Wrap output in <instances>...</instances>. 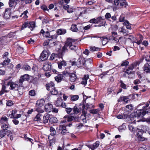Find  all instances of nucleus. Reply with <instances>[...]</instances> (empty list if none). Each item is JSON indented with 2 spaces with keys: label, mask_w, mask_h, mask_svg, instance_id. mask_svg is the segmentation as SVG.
I'll use <instances>...</instances> for the list:
<instances>
[{
  "label": "nucleus",
  "mask_w": 150,
  "mask_h": 150,
  "mask_svg": "<svg viewBox=\"0 0 150 150\" xmlns=\"http://www.w3.org/2000/svg\"><path fill=\"white\" fill-rule=\"evenodd\" d=\"M6 132L5 131L2 129L0 130V137L1 138L4 137L6 135Z\"/></svg>",
  "instance_id": "a18cd8bd"
},
{
  "label": "nucleus",
  "mask_w": 150,
  "mask_h": 150,
  "mask_svg": "<svg viewBox=\"0 0 150 150\" xmlns=\"http://www.w3.org/2000/svg\"><path fill=\"white\" fill-rule=\"evenodd\" d=\"M149 113L150 112L147 110L145 111L143 110H137L136 111L137 116L138 117L141 116L142 117L146 114Z\"/></svg>",
  "instance_id": "423d86ee"
},
{
  "label": "nucleus",
  "mask_w": 150,
  "mask_h": 150,
  "mask_svg": "<svg viewBox=\"0 0 150 150\" xmlns=\"http://www.w3.org/2000/svg\"><path fill=\"white\" fill-rule=\"evenodd\" d=\"M86 60L84 58H79L76 62V66L78 67H80L83 66H86Z\"/></svg>",
  "instance_id": "7ed1b4c3"
},
{
  "label": "nucleus",
  "mask_w": 150,
  "mask_h": 150,
  "mask_svg": "<svg viewBox=\"0 0 150 150\" xmlns=\"http://www.w3.org/2000/svg\"><path fill=\"white\" fill-rule=\"evenodd\" d=\"M68 47V45H67V41L66 42L65 44V45L62 48V51L63 52H65L67 51L68 49L67 48V47Z\"/></svg>",
  "instance_id": "de8ad7c7"
},
{
  "label": "nucleus",
  "mask_w": 150,
  "mask_h": 150,
  "mask_svg": "<svg viewBox=\"0 0 150 150\" xmlns=\"http://www.w3.org/2000/svg\"><path fill=\"white\" fill-rule=\"evenodd\" d=\"M59 132L62 134L65 135L67 133V131L66 129V126L63 125H60L59 127Z\"/></svg>",
  "instance_id": "6e6552de"
},
{
  "label": "nucleus",
  "mask_w": 150,
  "mask_h": 150,
  "mask_svg": "<svg viewBox=\"0 0 150 150\" xmlns=\"http://www.w3.org/2000/svg\"><path fill=\"white\" fill-rule=\"evenodd\" d=\"M123 24L124 25L126 26V28L127 29H131V26L129 25V23L128 21L126 20L123 23Z\"/></svg>",
  "instance_id": "473e14b6"
},
{
  "label": "nucleus",
  "mask_w": 150,
  "mask_h": 150,
  "mask_svg": "<svg viewBox=\"0 0 150 150\" xmlns=\"http://www.w3.org/2000/svg\"><path fill=\"white\" fill-rule=\"evenodd\" d=\"M58 68L59 69H61L62 68V67H64L66 66L67 65V63L66 62L62 60L61 61V62H59L58 63Z\"/></svg>",
  "instance_id": "393cba45"
},
{
  "label": "nucleus",
  "mask_w": 150,
  "mask_h": 150,
  "mask_svg": "<svg viewBox=\"0 0 150 150\" xmlns=\"http://www.w3.org/2000/svg\"><path fill=\"white\" fill-rule=\"evenodd\" d=\"M145 60L147 62H149L148 63L149 64L150 68V56H147L145 58Z\"/></svg>",
  "instance_id": "0e129e2a"
},
{
  "label": "nucleus",
  "mask_w": 150,
  "mask_h": 150,
  "mask_svg": "<svg viewBox=\"0 0 150 150\" xmlns=\"http://www.w3.org/2000/svg\"><path fill=\"white\" fill-rule=\"evenodd\" d=\"M20 54V55L21 56H23L26 55L27 54V52L25 51L24 50L23 47H19V54ZM19 55H20L19 54Z\"/></svg>",
  "instance_id": "bb28decb"
},
{
  "label": "nucleus",
  "mask_w": 150,
  "mask_h": 150,
  "mask_svg": "<svg viewBox=\"0 0 150 150\" xmlns=\"http://www.w3.org/2000/svg\"><path fill=\"white\" fill-rule=\"evenodd\" d=\"M129 98L128 97L123 96L120 97L118 101L120 102L124 101L126 103H127L129 100Z\"/></svg>",
  "instance_id": "5701e85b"
},
{
  "label": "nucleus",
  "mask_w": 150,
  "mask_h": 150,
  "mask_svg": "<svg viewBox=\"0 0 150 150\" xmlns=\"http://www.w3.org/2000/svg\"><path fill=\"white\" fill-rule=\"evenodd\" d=\"M50 115L47 113L45 114L43 116L42 121L44 123L46 124L49 121Z\"/></svg>",
  "instance_id": "dca6fc26"
},
{
  "label": "nucleus",
  "mask_w": 150,
  "mask_h": 150,
  "mask_svg": "<svg viewBox=\"0 0 150 150\" xmlns=\"http://www.w3.org/2000/svg\"><path fill=\"white\" fill-rule=\"evenodd\" d=\"M100 48L96 47L95 46L93 47H90V50L91 51H100Z\"/></svg>",
  "instance_id": "a19ab883"
},
{
  "label": "nucleus",
  "mask_w": 150,
  "mask_h": 150,
  "mask_svg": "<svg viewBox=\"0 0 150 150\" xmlns=\"http://www.w3.org/2000/svg\"><path fill=\"white\" fill-rule=\"evenodd\" d=\"M84 109L82 110V113L84 114L83 115H82L81 116V119L82 120L83 122L86 123V117L85 115L86 113L84 112Z\"/></svg>",
  "instance_id": "c9c22d12"
},
{
  "label": "nucleus",
  "mask_w": 150,
  "mask_h": 150,
  "mask_svg": "<svg viewBox=\"0 0 150 150\" xmlns=\"http://www.w3.org/2000/svg\"><path fill=\"white\" fill-rule=\"evenodd\" d=\"M149 64L147 63L145 64L143 67L144 71L146 73H150Z\"/></svg>",
  "instance_id": "a211bd4d"
},
{
  "label": "nucleus",
  "mask_w": 150,
  "mask_h": 150,
  "mask_svg": "<svg viewBox=\"0 0 150 150\" xmlns=\"http://www.w3.org/2000/svg\"><path fill=\"white\" fill-rule=\"evenodd\" d=\"M89 22L91 23L99 24L98 26H104L105 23L104 18L101 17L91 19Z\"/></svg>",
  "instance_id": "f257e3e1"
},
{
  "label": "nucleus",
  "mask_w": 150,
  "mask_h": 150,
  "mask_svg": "<svg viewBox=\"0 0 150 150\" xmlns=\"http://www.w3.org/2000/svg\"><path fill=\"white\" fill-rule=\"evenodd\" d=\"M125 112H127V111H125V112H124L123 114V119L126 120V121H129L131 120V119L130 117L129 113H126Z\"/></svg>",
  "instance_id": "cd10ccee"
},
{
  "label": "nucleus",
  "mask_w": 150,
  "mask_h": 150,
  "mask_svg": "<svg viewBox=\"0 0 150 150\" xmlns=\"http://www.w3.org/2000/svg\"><path fill=\"white\" fill-rule=\"evenodd\" d=\"M71 30L73 32H76L78 30V28L76 25H72L71 28Z\"/></svg>",
  "instance_id": "c03bdc74"
},
{
  "label": "nucleus",
  "mask_w": 150,
  "mask_h": 150,
  "mask_svg": "<svg viewBox=\"0 0 150 150\" xmlns=\"http://www.w3.org/2000/svg\"><path fill=\"white\" fill-rule=\"evenodd\" d=\"M99 111V110L98 109H93L90 111L91 113L92 114H97Z\"/></svg>",
  "instance_id": "6e6d98bb"
},
{
  "label": "nucleus",
  "mask_w": 150,
  "mask_h": 150,
  "mask_svg": "<svg viewBox=\"0 0 150 150\" xmlns=\"http://www.w3.org/2000/svg\"><path fill=\"white\" fill-rule=\"evenodd\" d=\"M28 22H26L24 23L22 25L21 29V30H23L25 28H26L27 27H28Z\"/></svg>",
  "instance_id": "603ef678"
},
{
  "label": "nucleus",
  "mask_w": 150,
  "mask_h": 150,
  "mask_svg": "<svg viewBox=\"0 0 150 150\" xmlns=\"http://www.w3.org/2000/svg\"><path fill=\"white\" fill-rule=\"evenodd\" d=\"M66 33V31L65 30H62L61 29H59L58 30L57 33V35H60L62 34H64Z\"/></svg>",
  "instance_id": "2f4dec72"
},
{
  "label": "nucleus",
  "mask_w": 150,
  "mask_h": 150,
  "mask_svg": "<svg viewBox=\"0 0 150 150\" xmlns=\"http://www.w3.org/2000/svg\"><path fill=\"white\" fill-rule=\"evenodd\" d=\"M76 41V40L71 38H68L67 39V45H68V46L69 47L71 50L76 51L78 49V47L75 43V42Z\"/></svg>",
  "instance_id": "f03ea898"
},
{
  "label": "nucleus",
  "mask_w": 150,
  "mask_h": 150,
  "mask_svg": "<svg viewBox=\"0 0 150 150\" xmlns=\"http://www.w3.org/2000/svg\"><path fill=\"white\" fill-rule=\"evenodd\" d=\"M119 21L120 22H122L124 21H125V17L123 15H121L119 18Z\"/></svg>",
  "instance_id": "69168bd1"
},
{
  "label": "nucleus",
  "mask_w": 150,
  "mask_h": 150,
  "mask_svg": "<svg viewBox=\"0 0 150 150\" xmlns=\"http://www.w3.org/2000/svg\"><path fill=\"white\" fill-rule=\"evenodd\" d=\"M28 27L30 28L31 30H32L35 27V23L34 22H31L29 23L28 22Z\"/></svg>",
  "instance_id": "7c9ffc66"
},
{
  "label": "nucleus",
  "mask_w": 150,
  "mask_h": 150,
  "mask_svg": "<svg viewBox=\"0 0 150 150\" xmlns=\"http://www.w3.org/2000/svg\"><path fill=\"white\" fill-rule=\"evenodd\" d=\"M72 110V109L70 108H67L66 109V111L68 114H69Z\"/></svg>",
  "instance_id": "e2e57ef3"
},
{
  "label": "nucleus",
  "mask_w": 150,
  "mask_h": 150,
  "mask_svg": "<svg viewBox=\"0 0 150 150\" xmlns=\"http://www.w3.org/2000/svg\"><path fill=\"white\" fill-rule=\"evenodd\" d=\"M118 32L120 33H122L123 35L127 34V31L123 27L120 28H119Z\"/></svg>",
  "instance_id": "c85d7f7f"
},
{
  "label": "nucleus",
  "mask_w": 150,
  "mask_h": 150,
  "mask_svg": "<svg viewBox=\"0 0 150 150\" xmlns=\"http://www.w3.org/2000/svg\"><path fill=\"white\" fill-rule=\"evenodd\" d=\"M105 17L106 19H108L111 17V15L110 13H108L105 14Z\"/></svg>",
  "instance_id": "774afa93"
},
{
  "label": "nucleus",
  "mask_w": 150,
  "mask_h": 150,
  "mask_svg": "<svg viewBox=\"0 0 150 150\" xmlns=\"http://www.w3.org/2000/svg\"><path fill=\"white\" fill-rule=\"evenodd\" d=\"M75 9L73 7H71L69 8L67 10V12L69 13H71L74 12Z\"/></svg>",
  "instance_id": "052dcab7"
},
{
  "label": "nucleus",
  "mask_w": 150,
  "mask_h": 150,
  "mask_svg": "<svg viewBox=\"0 0 150 150\" xmlns=\"http://www.w3.org/2000/svg\"><path fill=\"white\" fill-rule=\"evenodd\" d=\"M63 101V100L61 98H58L57 100L54 103L55 105L57 107L60 106L61 105Z\"/></svg>",
  "instance_id": "a878e982"
},
{
  "label": "nucleus",
  "mask_w": 150,
  "mask_h": 150,
  "mask_svg": "<svg viewBox=\"0 0 150 150\" xmlns=\"http://www.w3.org/2000/svg\"><path fill=\"white\" fill-rule=\"evenodd\" d=\"M50 136H49L48 137V139L50 140V146H51L53 144H54L55 142V139L54 138H52V139H50Z\"/></svg>",
  "instance_id": "ea45409f"
},
{
  "label": "nucleus",
  "mask_w": 150,
  "mask_h": 150,
  "mask_svg": "<svg viewBox=\"0 0 150 150\" xmlns=\"http://www.w3.org/2000/svg\"><path fill=\"white\" fill-rule=\"evenodd\" d=\"M126 128V126L125 124H123L122 125L120 126L119 128V129L120 131L122 130H125Z\"/></svg>",
  "instance_id": "13d9d810"
},
{
  "label": "nucleus",
  "mask_w": 150,
  "mask_h": 150,
  "mask_svg": "<svg viewBox=\"0 0 150 150\" xmlns=\"http://www.w3.org/2000/svg\"><path fill=\"white\" fill-rule=\"evenodd\" d=\"M57 119L54 117H51L49 118V122L51 123H53L57 122Z\"/></svg>",
  "instance_id": "79ce46f5"
},
{
  "label": "nucleus",
  "mask_w": 150,
  "mask_h": 150,
  "mask_svg": "<svg viewBox=\"0 0 150 150\" xmlns=\"http://www.w3.org/2000/svg\"><path fill=\"white\" fill-rule=\"evenodd\" d=\"M44 36L47 38H50V33L48 31H47L45 33V34H44Z\"/></svg>",
  "instance_id": "338daca9"
},
{
  "label": "nucleus",
  "mask_w": 150,
  "mask_h": 150,
  "mask_svg": "<svg viewBox=\"0 0 150 150\" xmlns=\"http://www.w3.org/2000/svg\"><path fill=\"white\" fill-rule=\"evenodd\" d=\"M63 74H59L57 76L54 77L55 79L58 82H60L62 80L64 79Z\"/></svg>",
  "instance_id": "4be33fe9"
},
{
  "label": "nucleus",
  "mask_w": 150,
  "mask_h": 150,
  "mask_svg": "<svg viewBox=\"0 0 150 150\" xmlns=\"http://www.w3.org/2000/svg\"><path fill=\"white\" fill-rule=\"evenodd\" d=\"M48 57V52L47 51L44 50L41 53L39 57V60L43 61L47 60Z\"/></svg>",
  "instance_id": "20e7f679"
},
{
  "label": "nucleus",
  "mask_w": 150,
  "mask_h": 150,
  "mask_svg": "<svg viewBox=\"0 0 150 150\" xmlns=\"http://www.w3.org/2000/svg\"><path fill=\"white\" fill-rule=\"evenodd\" d=\"M67 118L68 122L73 121L74 122L78 121L79 119V117H77L72 116L69 115Z\"/></svg>",
  "instance_id": "f8f14e48"
},
{
  "label": "nucleus",
  "mask_w": 150,
  "mask_h": 150,
  "mask_svg": "<svg viewBox=\"0 0 150 150\" xmlns=\"http://www.w3.org/2000/svg\"><path fill=\"white\" fill-rule=\"evenodd\" d=\"M17 110L16 109H14L12 111L11 114L9 115L10 117L13 118H17L19 117V114H17L16 115L17 112Z\"/></svg>",
  "instance_id": "f3484780"
},
{
  "label": "nucleus",
  "mask_w": 150,
  "mask_h": 150,
  "mask_svg": "<svg viewBox=\"0 0 150 150\" xmlns=\"http://www.w3.org/2000/svg\"><path fill=\"white\" fill-rule=\"evenodd\" d=\"M6 86L4 85H3L1 90L0 91V96L3 93L7 92V91L6 90Z\"/></svg>",
  "instance_id": "37998d69"
},
{
  "label": "nucleus",
  "mask_w": 150,
  "mask_h": 150,
  "mask_svg": "<svg viewBox=\"0 0 150 150\" xmlns=\"http://www.w3.org/2000/svg\"><path fill=\"white\" fill-rule=\"evenodd\" d=\"M29 94L31 96H34L35 95V91L34 90H33L30 91L29 92Z\"/></svg>",
  "instance_id": "5fc2aeb1"
},
{
  "label": "nucleus",
  "mask_w": 150,
  "mask_h": 150,
  "mask_svg": "<svg viewBox=\"0 0 150 150\" xmlns=\"http://www.w3.org/2000/svg\"><path fill=\"white\" fill-rule=\"evenodd\" d=\"M24 138L25 139V140L27 141H29L31 143H32V141H33V140L31 139L30 138L28 137L27 136L26 134H24Z\"/></svg>",
  "instance_id": "09e8293b"
},
{
  "label": "nucleus",
  "mask_w": 150,
  "mask_h": 150,
  "mask_svg": "<svg viewBox=\"0 0 150 150\" xmlns=\"http://www.w3.org/2000/svg\"><path fill=\"white\" fill-rule=\"evenodd\" d=\"M99 145V141H96L92 145H88L86 146L88 147L91 149L92 150H94L95 149H96L98 146Z\"/></svg>",
  "instance_id": "ddd939ff"
},
{
  "label": "nucleus",
  "mask_w": 150,
  "mask_h": 150,
  "mask_svg": "<svg viewBox=\"0 0 150 150\" xmlns=\"http://www.w3.org/2000/svg\"><path fill=\"white\" fill-rule=\"evenodd\" d=\"M51 68V65L50 63H49L44 65L43 69L45 71H50Z\"/></svg>",
  "instance_id": "412c9836"
},
{
  "label": "nucleus",
  "mask_w": 150,
  "mask_h": 150,
  "mask_svg": "<svg viewBox=\"0 0 150 150\" xmlns=\"http://www.w3.org/2000/svg\"><path fill=\"white\" fill-rule=\"evenodd\" d=\"M1 128L3 130L5 131L7 130V129L8 128V123H7V124H4L1 126Z\"/></svg>",
  "instance_id": "3c124183"
},
{
  "label": "nucleus",
  "mask_w": 150,
  "mask_h": 150,
  "mask_svg": "<svg viewBox=\"0 0 150 150\" xmlns=\"http://www.w3.org/2000/svg\"><path fill=\"white\" fill-rule=\"evenodd\" d=\"M120 83H121L120 86L122 88L125 89L127 88L126 85L124 84L122 81H120Z\"/></svg>",
  "instance_id": "4d7b16f0"
},
{
  "label": "nucleus",
  "mask_w": 150,
  "mask_h": 150,
  "mask_svg": "<svg viewBox=\"0 0 150 150\" xmlns=\"http://www.w3.org/2000/svg\"><path fill=\"white\" fill-rule=\"evenodd\" d=\"M128 128L129 130L133 133H136V131L138 128L136 127H135L132 123H130L128 125Z\"/></svg>",
  "instance_id": "9d476101"
},
{
  "label": "nucleus",
  "mask_w": 150,
  "mask_h": 150,
  "mask_svg": "<svg viewBox=\"0 0 150 150\" xmlns=\"http://www.w3.org/2000/svg\"><path fill=\"white\" fill-rule=\"evenodd\" d=\"M108 42L107 38H103L102 42L103 45H106Z\"/></svg>",
  "instance_id": "864d4df0"
},
{
  "label": "nucleus",
  "mask_w": 150,
  "mask_h": 150,
  "mask_svg": "<svg viewBox=\"0 0 150 150\" xmlns=\"http://www.w3.org/2000/svg\"><path fill=\"white\" fill-rule=\"evenodd\" d=\"M70 74L67 71H64L62 72V74H63V78H64L67 75L69 76Z\"/></svg>",
  "instance_id": "bf43d9fd"
},
{
  "label": "nucleus",
  "mask_w": 150,
  "mask_h": 150,
  "mask_svg": "<svg viewBox=\"0 0 150 150\" xmlns=\"http://www.w3.org/2000/svg\"><path fill=\"white\" fill-rule=\"evenodd\" d=\"M29 76L28 74H25L21 76L19 79V83H22L24 81H28L29 79Z\"/></svg>",
  "instance_id": "1a4fd4ad"
},
{
  "label": "nucleus",
  "mask_w": 150,
  "mask_h": 150,
  "mask_svg": "<svg viewBox=\"0 0 150 150\" xmlns=\"http://www.w3.org/2000/svg\"><path fill=\"white\" fill-rule=\"evenodd\" d=\"M70 81L72 82H75L76 79V75L74 73H70L69 76Z\"/></svg>",
  "instance_id": "aec40b11"
},
{
  "label": "nucleus",
  "mask_w": 150,
  "mask_h": 150,
  "mask_svg": "<svg viewBox=\"0 0 150 150\" xmlns=\"http://www.w3.org/2000/svg\"><path fill=\"white\" fill-rule=\"evenodd\" d=\"M124 1V0H114L113 3L115 5L117 6L121 1Z\"/></svg>",
  "instance_id": "8fccbe9b"
},
{
  "label": "nucleus",
  "mask_w": 150,
  "mask_h": 150,
  "mask_svg": "<svg viewBox=\"0 0 150 150\" xmlns=\"http://www.w3.org/2000/svg\"><path fill=\"white\" fill-rule=\"evenodd\" d=\"M71 100L72 101H74L77 100L79 98V96L78 95H71L70 96Z\"/></svg>",
  "instance_id": "c756f323"
},
{
  "label": "nucleus",
  "mask_w": 150,
  "mask_h": 150,
  "mask_svg": "<svg viewBox=\"0 0 150 150\" xmlns=\"http://www.w3.org/2000/svg\"><path fill=\"white\" fill-rule=\"evenodd\" d=\"M28 12V11L26 10L25 11L22 13L20 16V17H22V18L25 19H26L28 17V16L27 15V14Z\"/></svg>",
  "instance_id": "e433bc0d"
},
{
  "label": "nucleus",
  "mask_w": 150,
  "mask_h": 150,
  "mask_svg": "<svg viewBox=\"0 0 150 150\" xmlns=\"http://www.w3.org/2000/svg\"><path fill=\"white\" fill-rule=\"evenodd\" d=\"M137 63H133L130 65L128 67V68L132 72V71L133 69L134 68L136 67L137 66Z\"/></svg>",
  "instance_id": "72a5a7b5"
},
{
  "label": "nucleus",
  "mask_w": 150,
  "mask_h": 150,
  "mask_svg": "<svg viewBox=\"0 0 150 150\" xmlns=\"http://www.w3.org/2000/svg\"><path fill=\"white\" fill-rule=\"evenodd\" d=\"M52 105L49 103L46 104L45 106V111L48 112H50L52 111Z\"/></svg>",
  "instance_id": "4468645a"
},
{
  "label": "nucleus",
  "mask_w": 150,
  "mask_h": 150,
  "mask_svg": "<svg viewBox=\"0 0 150 150\" xmlns=\"http://www.w3.org/2000/svg\"><path fill=\"white\" fill-rule=\"evenodd\" d=\"M41 116L42 114L41 113H38L34 118V120L37 121L38 122H41L42 120L41 118Z\"/></svg>",
  "instance_id": "b1692460"
},
{
  "label": "nucleus",
  "mask_w": 150,
  "mask_h": 150,
  "mask_svg": "<svg viewBox=\"0 0 150 150\" xmlns=\"http://www.w3.org/2000/svg\"><path fill=\"white\" fill-rule=\"evenodd\" d=\"M7 120L8 118L6 117L3 116L0 120V122L2 124H4V122H6V123H7Z\"/></svg>",
  "instance_id": "f704fd0d"
},
{
  "label": "nucleus",
  "mask_w": 150,
  "mask_h": 150,
  "mask_svg": "<svg viewBox=\"0 0 150 150\" xmlns=\"http://www.w3.org/2000/svg\"><path fill=\"white\" fill-rule=\"evenodd\" d=\"M19 0H9L8 5L10 7L14 6L15 7L18 3Z\"/></svg>",
  "instance_id": "2eb2a0df"
},
{
  "label": "nucleus",
  "mask_w": 150,
  "mask_h": 150,
  "mask_svg": "<svg viewBox=\"0 0 150 150\" xmlns=\"http://www.w3.org/2000/svg\"><path fill=\"white\" fill-rule=\"evenodd\" d=\"M24 68L25 70L28 71H30L31 69L30 67L27 65H25L24 66Z\"/></svg>",
  "instance_id": "680f3d73"
},
{
  "label": "nucleus",
  "mask_w": 150,
  "mask_h": 150,
  "mask_svg": "<svg viewBox=\"0 0 150 150\" xmlns=\"http://www.w3.org/2000/svg\"><path fill=\"white\" fill-rule=\"evenodd\" d=\"M136 132L137 133L136 136L138 137V139L139 141H143L144 140V137H142V134L143 133L142 130L138 128Z\"/></svg>",
  "instance_id": "39448f33"
},
{
  "label": "nucleus",
  "mask_w": 150,
  "mask_h": 150,
  "mask_svg": "<svg viewBox=\"0 0 150 150\" xmlns=\"http://www.w3.org/2000/svg\"><path fill=\"white\" fill-rule=\"evenodd\" d=\"M50 92L52 94L55 95H57L58 93V91L55 88L52 89V90H51Z\"/></svg>",
  "instance_id": "49530a36"
},
{
  "label": "nucleus",
  "mask_w": 150,
  "mask_h": 150,
  "mask_svg": "<svg viewBox=\"0 0 150 150\" xmlns=\"http://www.w3.org/2000/svg\"><path fill=\"white\" fill-rule=\"evenodd\" d=\"M50 135L52 136L54 135L56 133V131L55 129L52 127H51L50 128Z\"/></svg>",
  "instance_id": "4c0bfd02"
},
{
  "label": "nucleus",
  "mask_w": 150,
  "mask_h": 150,
  "mask_svg": "<svg viewBox=\"0 0 150 150\" xmlns=\"http://www.w3.org/2000/svg\"><path fill=\"white\" fill-rule=\"evenodd\" d=\"M72 110L74 114H77L80 111V109H79L76 106H75L73 108Z\"/></svg>",
  "instance_id": "58836bf2"
},
{
  "label": "nucleus",
  "mask_w": 150,
  "mask_h": 150,
  "mask_svg": "<svg viewBox=\"0 0 150 150\" xmlns=\"http://www.w3.org/2000/svg\"><path fill=\"white\" fill-rule=\"evenodd\" d=\"M45 101L44 99H41L36 102V104L37 107L39 108L43 106L45 104Z\"/></svg>",
  "instance_id": "9b49d317"
},
{
  "label": "nucleus",
  "mask_w": 150,
  "mask_h": 150,
  "mask_svg": "<svg viewBox=\"0 0 150 150\" xmlns=\"http://www.w3.org/2000/svg\"><path fill=\"white\" fill-rule=\"evenodd\" d=\"M7 85L8 86H9L10 88H11V89L12 90L15 89L16 87L17 88L18 86L16 83L11 81L8 82Z\"/></svg>",
  "instance_id": "6ab92c4d"
},
{
  "label": "nucleus",
  "mask_w": 150,
  "mask_h": 150,
  "mask_svg": "<svg viewBox=\"0 0 150 150\" xmlns=\"http://www.w3.org/2000/svg\"><path fill=\"white\" fill-rule=\"evenodd\" d=\"M11 10L10 8H7L5 9L3 15L4 18L7 19L10 17L11 15Z\"/></svg>",
  "instance_id": "0eeeda50"
}]
</instances>
